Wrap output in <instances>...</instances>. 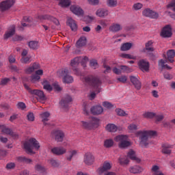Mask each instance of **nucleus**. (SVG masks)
<instances>
[{"label":"nucleus","instance_id":"e433bc0d","mask_svg":"<svg viewBox=\"0 0 175 175\" xmlns=\"http://www.w3.org/2000/svg\"><path fill=\"white\" fill-rule=\"evenodd\" d=\"M34 170L38 173H44V172H46V167H44V165H42L40 163H37L34 166Z\"/></svg>","mask_w":175,"mask_h":175},{"label":"nucleus","instance_id":"6e6d98bb","mask_svg":"<svg viewBox=\"0 0 175 175\" xmlns=\"http://www.w3.org/2000/svg\"><path fill=\"white\" fill-rule=\"evenodd\" d=\"M31 80L32 83H35V81H39V80H40V76L36 74H34L31 76Z\"/></svg>","mask_w":175,"mask_h":175},{"label":"nucleus","instance_id":"13d9d810","mask_svg":"<svg viewBox=\"0 0 175 175\" xmlns=\"http://www.w3.org/2000/svg\"><path fill=\"white\" fill-rule=\"evenodd\" d=\"M18 109H21V110H25V109H27V105H25V103L23 102H20L16 105Z\"/></svg>","mask_w":175,"mask_h":175},{"label":"nucleus","instance_id":"37998d69","mask_svg":"<svg viewBox=\"0 0 175 175\" xmlns=\"http://www.w3.org/2000/svg\"><path fill=\"white\" fill-rule=\"evenodd\" d=\"M118 162L120 165L124 166V165H128V163H129V159L126 157H120L118 159Z\"/></svg>","mask_w":175,"mask_h":175},{"label":"nucleus","instance_id":"393cba45","mask_svg":"<svg viewBox=\"0 0 175 175\" xmlns=\"http://www.w3.org/2000/svg\"><path fill=\"white\" fill-rule=\"evenodd\" d=\"M77 155V150H73V149H70L66 154V158L67 161L70 162V161H72V158L74 157H76Z\"/></svg>","mask_w":175,"mask_h":175},{"label":"nucleus","instance_id":"2eb2a0df","mask_svg":"<svg viewBox=\"0 0 175 175\" xmlns=\"http://www.w3.org/2000/svg\"><path fill=\"white\" fill-rule=\"evenodd\" d=\"M94 161H95V157H94V155H92V153L91 152H87L84 155V163L85 165H88L89 166L92 165L94 163Z\"/></svg>","mask_w":175,"mask_h":175},{"label":"nucleus","instance_id":"4be33fe9","mask_svg":"<svg viewBox=\"0 0 175 175\" xmlns=\"http://www.w3.org/2000/svg\"><path fill=\"white\" fill-rule=\"evenodd\" d=\"M90 111L92 114H94V116H99V114H102V113H103V108L102 106L96 105L90 109Z\"/></svg>","mask_w":175,"mask_h":175},{"label":"nucleus","instance_id":"0eeeda50","mask_svg":"<svg viewBox=\"0 0 175 175\" xmlns=\"http://www.w3.org/2000/svg\"><path fill=\"white\" fill-rule=\"evenodd\" d=\"M72 103V97L68 94L65 95L59 102L60 107L63 110H68L69 105Z\"/></svg>","mask_w":175,"mask_h":175},{"label":"nucleus","instance_id":"5fc2aeb1","mask_svg":"<svg viewBox=\"0 0 175 175\" xmlns=\"http://www.w3.org/2000/svg\"><path fill=\"white\" fill-rule=\"evenodd\" d=\"M103 66L104 69H105V70L104 71V73L105 75H107V73H110L111 72V67H110V66H108L107 64H106V63L104 62Z\"/></svg>","mask_w":175,"mask_h":175},{"label":"nucleus","instance_id":"72a5a7b5","mask_svg":"<svg viewBox=\"0 0 175 175\" xmlns=\"http://www.w3.org/2000/svg\"><path fill=\"white\" fill-rule=\"evenodd\" d=\"M127 157L128 158H130V159H131L132 161H135V162H137V163L140 162V159L136 157V154L135 153V151H133V150H129L127 154Z\"/></svg>","mask_w":175,"mask_h":175},{"label":"nucleus","instance_id":"2f4dec72","mask_svg":"<svg viewBox=\"0 0 175 175\" xmlns=\"http://www.w3.org/2000/svg\"><path fill=\"white\" fill-rule=\"evenodd\" d=\"M67 24L70 27L72 31H77V23L72 18H68Z\"/></svg>","mask_w":175,"mask_h":175},{"label":"nucleus","instance_id":"4c0bfd02","mask_svg":"<svg viewBox=\"0 0 175 175\" xmlns=\"http://www.w3.org/2000/svg\"><path fill=\"white\" fill-rule=\"evenodd\" d=\"M16 161H18V162H23V163H32V159L25 157H16Z\"/></svg>","mask_w":175,"mask_h":175},{"label":"nucleus","instance_id":"3c124183","mask_svg":"<svg viewBox=\"0 0 175 175\" xmlns=\"http://www.w3.org/2000/svg\"><path fill=\"white\" fill-rule=\"evenodd\" d=\"M120 71L122 73H129L131 68L126 66H120Z\"/></svg>","mask_w":175,"mask_h":175},{"label":"nucleus","instance_id":"412c9836","mask_svg":"<svg viewBox=\"0 0 175 175\" xmlns=\"http://www.w3.org/2000/svg\"><path fill=\"white\" fill-rule=\"evenodd\" d=\"M164 58H167V61L170 62L171 64H173L174 62V58L175 57V51L174 49H170L167 51V57L166 55H163Z\"/></svg>","mask_w":175,"mask_h":175},{"label":"nucleus","instance_id":"de8ad7c7","mask_svg":"<svg viewBox=\"0 0 175 175\" xmlns=\"http://www.w3.org/2000/svg\"><path fill=\"white\" fill-rule=\"evenodd\" d=\"M121 57L122 58H126V59H136V56L131 54L122 53Z\"/></svg>","mask_w":175,"mask_h":175},{"label":"nucleus","instance_id":"c85d7f7f","mask_svg":"<svg viewBox=\"0 0 175 175\" xmlns=\"http://www.w3.org/2000/svg\"><path fill=\"white\" fill-rule=\"evenodd\" d=\"M40 68V65L38 63H33V65L29 68H27L25 70L26 73L31 74L35 70H38V69Z\"/></svg>","mask_w":175,"mask_h":175},{"label":"nucleus","instance_id":"338daca9","mask_svg":"<svg viewBox=\"0 0 175 175\" xmlns=\"http://www.w3.org/2000/svg\"><path fill=\"white\" fill-rule=\"evenodd\" d=\"M167 8L169 9L170 8H172L173 12H175V0H172V2L169 3L167 5Z\"/></svg>","mask_w":175,"mask_h":175},{"label":"nucleus","instance_id":"8fccbe9b","mask_svg":"<svg viewBox=\"0 0 175 175\" xmlns=\"http://www.w3.org/2000/svg\"><path fill=\"white\" fill-rule=\"evenodd\" d=\"M90 65L93 69H97V68L99 67V65L98 64V61H96V59L90 60Z\"/></svg>","mask_w":175,"mask_h":175},{"label":"nucleus","instance_id":"f03ea898","mask_svg":"<svg viewBox=\"0 0 175 175\" xmlns=\"http://www.w3.org/2000/svg\"><path fill=\"white\" fill-rule=\"evenodd\" d=\"M157 131H139L136 133L137 137L139 139V146L141 147H147L150 144V141H148V136H156Z\"/></svg>","mask_w":175,"mask_h":175},{"label":"nucleus","instance_id":"1a4fd4ad","mask_svg":"<svg viewBox=\"0 0 175 175\" xmlns=\"http://www.w3.org/2000/svg\"><path fill=\"white\" fill-rule=\"evenodd\" d=\"M14 5V0H5L0 3V12H6Z\"/></svg>","mask_w":175,"mask_h":175},{"label":"nucleus","instance_id":"a18cd8bd","mask_svg":"<svg viewBox=\"0 0 175 175\" xmlns=\"http://www.w3.org/2000/svg\"><path fill=\"white\" fill-rule=\"evenodd\" d=\"M113 145L114 142L113 139H106L104 142V147H105V148H110V147H113Z\"/></svg>","mask_w":175,"mask_h":175},{"label":"nucleus","instance_id":"473e14b6","mask_svg":"<svg viewBox=\"0 0 175 175\" xmlns=\"http://www.w3.org/2000/svg\"><path fill=\"white\" fill-rule=\"evenodd\" d=\"M87 44V38L85 36L81 37L77 42V47L80 49V47H83Z\"/></svg>","mask_w":175,"mask_h":175},{"label":"nucleus","instance_id":"f257e3e1","mask_svg":"<svg viewBox=\"0 0 175 175\" xmlns=\"http://www.w3.org/2000/svg\"><path fill=\"white\" fill-rule=\"evenodd\" d=\"M81 80L86 84V85L91 87V88H92L95 92H97V94H99V92L102 91V88H100V85H102V81L98 78V77L88 75L82 77Z\"/></svg>","mask_w":175,"mask_h":175},{"label":"nucleus","instance_id":"a211bd4d","mask_svg":"<svg viewBox=\"0 0 175 175\" xmlns=\"http://www.w3.org/2000/svg\"><path fill=\"white\" fill-rule=\"evenodd\" d=\"M110 169H111V164L107 161H105L103 166L98 169V174H103V173L110 170Z\"/></svg>","mask_w":175,"mask_h":175},{"label":"nucleus","instance_id":"58836bf2","mask_svg":"<svg viewBox=\"0 0 175 175\" xmlns=\"http://www.w3.org/2000/svg\"><path fill=\"white\" fill-rule=\"evenodd\" d=\"M59 5L61 8H68L70 6L71 1L70 0H58Z\"/></svg>","mask_w":175,"mask_h":175},{"label":"nucleus","instance_id":"c9c22d12","mask_svg":"<svg viewBox=\"0 0 175 175\" xmlns=\"http://www.w3.org/2000/svg\"><path fill=\"white\" fill-rule=\"evenodd\" d=\"M42 85L44 90H46V91H48L49 92H51V90H53V86H51L49 81L44 79L42 81Z\"/></svg>","mask_w":175,"mask_h":175},{"label":"nucleus","instance_id":"423d86ee","mask_svg":"<svg viewBox=\"0 0 175 175\" xmlns=\"http://www.w3.org/2000/svg\"><path fill=\"white\" fill-rule=\"evenodd\" d=\"M82 126L85 129H94V128H98V125H99V119L96 118H92V120L88 122L82 121Z\"/></svg>","mask_w":175,"mask_h":175},{"label":"nucleus","instance_id":"69168bd1","mask_svg":"<svg viewBox=\"0 0 175 175\" xmlns=\"http://www.w3.org/2000/svg\"><path fill=\"white\" fill-rule=\"evenodd\" d=\"M9 81H10V79L4 78L1 79L0 84L1 85H6L7 83H9Z\"/></svg>","mask_w":175,"mask_h":175},{"label":"nucleus","instance_id":"bb28decb","mask_svg":"<svg viewBox=\"0 0 175 175\" xmlns=\"http://www.w3.org/2000/svg\"><path fill=\"white\" fill-rule=\"evenodd\" d=\"M0 129H1V132L5 133V135H10V136H15L14 133L10 128H7L5 125H0Z\"/></svg>","mask_w":175,"mask_h":175},{"label":"nucleus","instance_id":"774afa93","mask_svg":"<svg viewBox=\"0 0 175 175\" xmlns=\"http://www.w3.org/2000/svg\"><path fill=\"white\" fill-rule=\"evenodd\" d=\"M53 88H54V90H55V91L59 92V91H61V90H62L61 88V87L59 86V85H58V83H53Z\"/></svg>","mask_w":175,"mask_h":175},{"label":"nucleus","instance_id":"dca6fc26","mask_svg":"<svg viewBox=\"0 0 175 175\" xmlns=\"http://www.w3.org/2000/svg\"><path fill=\"white\" fill-rule=\"evenodd\" d=\"M51 152L54 155H64V154H66V148L62 146L54 147L51 149Z\"/></svg>","mask_w":175,"mask_h":175},{"label":"nucleus","instance_id":"9d476101","mask_svg":"<svg viewBox=\"0 0 175 175\" xmlns=\"http://www.w3.org/2000/svg\"><path fill=\"white\" fill-rule=\"evenodd\" d=\"M62 74L63 75V83H66V84L73 83V77L69 75V70H68V68H64V70L62 71Z\"/></svg>","mask_w":175,"mask_h":175},{"label":"nucleus","instance_id":"79ce46f5","mask_svg":"<svg viewBox=\"0 0 175 175\" xmlns=\"http://www.w3.org/2000/svg\"><path fill=\"white\" fill-rule=\"evenodd\" d=\"M166 62H167V60H163V59H161L159 62V65L160 66H161L162 69H172V67H170L169 65L165 64Z\"/></svg>","mask_w":175,"mask_h":175},{"label":"nucleus","instance_id":"6ab92c4d","mask_svg":"<svg viewBox=\"0 0 175 175\" xmlns=\"http://www.w3.org/2000/svg\"><path fill=\"white\" fill-rule=\"evenodd\" d=\"M161 35L163 38H170L172 36V27H170V25H168L163 27Z\"/></svg>","mask_w":175,"mask_h":175},{"label":"nucleus","instance_id":"680f3d73","mask_svg":"<svg viewBox=\"0 0 175 175\" xmlns=\"http://www.w3.org/2000/svg\"><path fill=\"white\" fill-rule=\"evenodd\" d=\"M28 121H35V116L33 113L30 112L27 114Z\"/></svg>","mask_w":175,"mask_h":175},{"label":"nucleus","instance_id":"c756f323","mask_svg":"<svg viewBox=\"0 0 175 175\" xmlns=\"http://www.w3.org/2000/svg\"><path fill=\"white\" fill-rule=\"evenodd\" d=\"M106 129L107 131H108V132H112V133L117 132V131H121V128L117 126L114 124H107L106 126Z\"/></svg>","mask_w":175,"mask_h":175},{"label":"nucleus","instance_id":"39448f33","mask_svg":"<svg viewBox=\"0 0 175 175\" xmlns=\"http://www.w3.org/2000/svg\"><path fill=\"white\" fill-rule=\"evenodd\" d=\"M114 140L118 143L119 148H127L131 146V142L128 141V135H119L115 137Z\"/></svg>","mask_w":175,"mask_h":175},{"label":"nucleus","instance_id":"09e8293b","mask_svg":"<svg viewBox=\"0 0 175 175\" xmlns=\"http://www.w3.org/2000/svg\"><path fill=\"white\" fill-rule=\"evenodd\" d=\"M116 114H118V116H120V117H126V116H128V113H125V111L121 109H116Z\"/></svg>","mask_w":175,"mask_h":175},{"label":"nucleus","instance_id":"aec40b11","mask_svg":"<svg viewBox=\"0 0 175 175\" xmlns=\"http://www.w3.org/2000/svg\"><path fill=\"white\" fill-rule=\"evenodd\" d=\"M70 9V11L77 16H83V14H84V11L83 10V9H81V8L79 7L78 5H71Z\"/></svg>","mask_w":175,"mask_h":175},{"label":"nucleus","instance_id":"20e7f679","mask_svg":"<svg viewBox=\"0 0 175 175\" xmlns=\"http://www.w3.org/2000/svg\"><path fill=\"white\" fill-rule=\"evenodd\" d=\"M24 148L27 154H32V150H33V148H35V150H39V148H40V144L36 139L30 138L24 143Z\"/></svg>","mask_w":175,"mask_h":175},{"label":"nucleus","instance_id":"4d7b16f0","mask_svg":"<svg viewBox=\"0 0 175 175\" xmlns=\"http://www.w3.org/2000/svg\"><path fill=\"white\" fill-rule=\"evenodd\" d=\"M117 80L119 81L120 83H122L123 84H125V83H126V81L128 80V77L123 75L118 78Z\"/></svg>","mask_w":175,"mask_h":175},{"label":"nucleus","instance_id":"bf43d9fd","mask_svg":"<svg viewBox=\"0 0 175 175\" xmlns=\"http://www.w3.org/2000/svg\"><path fill=\"white\" fill-rule=\"evenodd\" d=\"M143 8V4L140 3H137L133 5V9L134 10H140Z\"/></svg>","mask_w":175,"mask_h":175},{"label":"nucleus","instance_id":"7c9ffc66","mask_svg":"<svg viewBox=\"0 0 175 175\" xmlns=\"http://www.w3.org/2000/svg\"><path fill=\"white\" fill-rule=\"evenodd\" d=\"M96 14L98 17H106L109 16V10L103 8H100L96 12Z\"/></svg>","mask_w":175,"mask_h":175},{"label":"nucleus","instance_id":"f704fd0d","mask_svg":"<svg viewBox=\"0 0 175 175\" xmlns=\"http://www.w3.org/2000/svg\"><path fill=\"white\" fill-rule=\"evenodd\" d=\"M40 117L44 125H47L46 122L49 121V118H50V113L47 111L43 112L40 114Z\"/></svg>","mask_w":175,"mask_h":175},{"label":"nucleus","instance_id":"5701e85b","mask_svg":"<svg viewBox=\"0 0 175 175\" xmlns=\"http://www.w3.org/2000/svg\"><path fill=\"white\" fill-rule=\"evenodd\" d=\"M143 170H144L143 167L139 165H133L129 168L130 173H132L133 174H139L143 172Z\"/></svg>","mask_w":175,"mask_h":175},{"label":"nucleus","instance_id":"a19ab883","mask_svg":"<svg viewBox=\"0 0 175 175\" xmlns=\"http://www.w3.org/2000/svg\"><path fill=\"white\" fill-rule=\"evenodd\" d=\"M29 47L32 50H36L39 49V42L38 41H30L29 42Z\"/></svg>","mask_w":175,"mask_h":175},{"label":"nucleus","instance_id":"b1692460","mask_svg":"<svg viewBox=\"0 0 175 175\" xmlns=\"http://www.w3.org/2000/svg\"><path fill=\"white\" fill-rule=\"evenodd\" d=\"M162 150L161 152L163 154H172V150L171 148H173V146L169 144H163L162 145Z\"/></svg>","mask_w":175,"mask_h":175},{"label":"nucleus","instance_id":"ea45409f","mask_svg":"<svg viewBox=\"0 0 175 175\" xmlns=\"http://www.w3.org/2000/svg\"><path fill=\"white\" fill-rule=\"evenodd\" d=\"M132 48V43L126 42L123 44L120 48L121 51H128V50H131Z\"/></svg>","mask_w":175,"mask_h":175},{"label":"nucleus","instance_id":"603ef678","mask_svg":"<svg viewBox=\"0 0 175 175\" xmlns=\"http://www.w3.org/2000/svg\"><path fill=\"white\" fill-rule=\"evenodd\" d=\"M144 118H154L155 117V113L146 112L143 114Z\"/></svg>","mask_w":175,"mask_h":175},{"label":"nucleus","instance_id":"e2e57ef3","mask_svg":"<svg viewBox=\"0 0 175 175\" xmlns=\"http://www.w3.org/2000/svg\"><path fill=\"white\" fill-rule=\"evenodd\" d=\"M154 118H155L157 122H159V121H162V120H163V118H165V117L162 114L155 115Z\"/></svg>","mask_w":175,"mask_h":175},{"label":"nucleus","instance_id":"0e129e2a","mask_svg":"<svg viewBox=\"0 0 175 175\" xmlns=\"http://www.w3.org/2000/svg\"><path fill=\"white\" fill-rule=\"evenodd\" d=\"M83 114L88 116L90 114V107L88 105H85L83 107Z\"/></svg>","mask_w":175,"mask_h":175},{"label":"nucleus","instance_id":"c03bdc74","mask_svg":"<svg viewBox=\"0 0 175 175\" xmlns=\"http://www.w3.org/2000/svg\"><path fill=\"white\" fill-rule=\"evenodd\" d=\"M49 163L53 167H59V165H61V163H59V161L55 160L54 159H50L49 160Z\"/></svg>","mask_w":175,"mask_h":175},{"label":"nucleus","instance_id":"4468645a","mask_svg":"<svg viewBox=\"0 0 175 175\" xmlns=\"http://www.w3.org/2000/svg\"><path fill=\"white\" fill-rule=\"evenodd\" d=\"M138 66L142 72H148L150 69V63L145 59H141L138 62Z\"/></svg>","mask_w":175,"mask_h":175},{"label":"nucleus","instance_id":"052dcab7","mask_svg":"<svg viewBox=\"0 0 175 175\" xmlns=\"http://www.w3.org/2000/svg\"><path fill=\"white\" fill-rule=\"evenodd\" d=\"M129 131L133 132V131H136L137 129V126L135 124H131L128 126Z\"/></svg>","mask_w":175,"mask_h":175},{"label":"nucleus","instance_id":"f8f14e48","mask_svg":"<svg viewBox=\"0 0 175 175\" xmlns=\"http://www.w3.org/2000/svg\"><path fill=\"white\" fill-rule=\"evenodd\" d=\"M52 135L53 137H55V140L58 142H64V138L65 137V134L64 131L61 130H55L52 132Z\"/></svg>","mask_w":175,"mask_h":175},{"label":"nucleus","instance_id":"49530a36","mask_svg":"<svg viewBox=\"0 0 175 175\" xmlns=\"http://www.w3.org/2000/svg\"><path fill=\"white\" fill-rule=\"evenodd\" d=\"M107 4L109 8H116L117 6V0H107Z\"/></svg>","mask_w":175,"mask_h":175},{"label":"nucleus","instance_id":"ddd939ff","mask_svg":"<svg viewBox=\"0 0 175 175\" xmlns=\"http://www.w3.org/2000/svg\"><path fill=\"white\" fill-rule=\"evenodd\" d=\"M31 95L36 96L38 100H46V96H44V93L43 91L39 90H33V91H30Z\"/></svg>","mask_w":175,"mask_h":175},{"label":"nucleus","instance_id":"9b49d317","mask_svg":"<svg viewBox=\"0 0 175 175\" xmlns=\"http://www.w3.org/2000/svg\"><path fill=\"white\" fill-rule=\"evenodd\" d=\"M130 81L137 91L142 90V81L139 77L130 76Z\"/></svg>","mask_w":175,"mask_h":175},{"label":"nucleus","instance_id":"a878e982","mask_svg":"<svg viewBox=\"0 0 175 175\" xmlns=\"http://www.w3.org/2000/svg\"><path fill=\"white\" fill-rule=\"evenodd\" d=\"M16 32V26L12 25L6 33L4 34V38L9 39L11 36H13Z\"/></svg>","mask_w":175,"mask_h":175},{"label":"nucleus","instance_id":"f3484780","mask_svg":"<svg viewBox=\"0 0 175 175\" xmlns=\"http://www.w3.org/2000/svg\"><path fill=\"white\" fill-rule=\"evenodd\" d=\"M38 20L41 22L43 21V20H51V21H53L55 25H58L59 24V21H58V19L49 15L38 16Z\"/></svg>","mask_w":175,"mask_h":175},{"label":"nucleus","instance_id":"7ed1b4c3","mask_svg":"<svg viewBox=\"0 0 175 175\" xmlns=\"http://www.w3.org/2000/svg\"><path fill=\"white\" fill-rule=\"evenodd\" d=\"M80 62L82 66H83V68H85L87 62H88V58L86 56L77 57L72 59L70 62V66L72 68V70L73 72H75V75H76L77 76H81V71H80V70L77 68Z\"/></svg>","mask_w":175,"mask_h":175},{"label":"nucleus","instance_id":"6e6552de","mask_svg":"<svg viewBox=\"0 0 175 175\" xmlns=\"http://www.w3.org/2000/svg\"><path fill=\"white\" fill-rule=\"evenodd\" d=\"M142 16H144L145 17H149V18H153L157 20V18L159 17V14L150 8H146L143 10Z\"/></svg>","mask_w":175,"mask_h":175},{"label":"nucleus","instance_id":"864d4df0","mask_svg":"<svg viewBox=\"0 0 175 175\" xmlns=\"http://www.w3.org/2000/svg\"><path fill=\"white\" fill-rule=\"evenodd\" d=\"M21 62H22V64H29V62H31V57H22V58L21 59Z\"/></svg>","mask_w":175,"mask_h":175},{"label":"nucleus","instance_id":"cd10ccee","mask_svg":"<svg viewBox=\"0 0 175 175\" xmlns=\"http://www.w3.org/2000/svg\"><path fill=\"white\" fill-rule=\"evenodd\" d=\"M122 30V25L120 23H113L109 27V31L111 32H120V31Z\"/></svg>","mask_w":175,"mask_h":175}]
</instances>
